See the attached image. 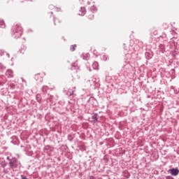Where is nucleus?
<instances>
[{
  "label": "nucleus",
  "instance_id": "obj_1",
  "mask_svg": "<svg viewBox=\"0 0 179 179\" xmlns=\"http://www.w3.org/2000/svg\"><path fill=\"white\" fill-rule=\"evenodd\" d=\"M11 34L14 38H20L23 34V28L20 24H14L11 29Z\"/></svg>",
  "mask_w": 179,
  "mask_h": 179
},
{
  "label": "nucleus",
  "instance_id": "obj_2",
  "mask_svg": "<svg viewBox=\"0 0 179 179\" xmlns=\"http://www.w3.org/2000/svg\"><path fill=\"white\" fill-rule=\"evenodd\" d=\"M132 70V66H131V64H129V62H125L123 64V66L122 67V72L124 73V75H127V73H129Z\"/></svg>",
  "mask_w": 179,
  "mask_h": 179
},
{
  "label": "nucleus",
  "instance_id": "obj_3",
  "mask_svg": "<svg viewBox=\"0 0 179 179\" xmlns=\"http://www.w3.org/2000/svg\"><path fill=\"white\" fill-rule=\"evenodd\" d=\"M8 164H9L10 169H17V167H19V166H20V162H19V160H17L16 157L11 158V159L10 160V162Z\"/></svg>",
  "mask_w": 179,
  "mask_h": 179
},
{
  "label": "nucleus",
  "instance_id": "obj_4",
  "mask_svg": "<svg viewBox=\"0 0 179 179\" xmlns=\"http://www.w3.org/2000/svg\"><path fill=\"white\" fill-rule=\"evenodd\" d=\"M90 122L93 124H96V122H99V114L94 113L92 115Z\"/></svg>",
  "mask_w": 179,
  "mask_h": 179
},
{
  "label": "nucleus",
  "instance_id": "obj_5",
  "mask_svg": "<svg viewBox=\"0 0 179 179\" xmlns=\"http://www.w3.org/2000/svg\"><path fill=\"white\" fill-rule=\"evenodd\" d=\"M159 50H160L161 52H164L165 51H169V49L170 48V47L169 48V45H167V48H166V45L163 43L159 44Z\"/></svg>",
  "mask_w": 179,
  "mask_h": 179
},
{
  "label": "nucleus",
  "instance_id": "obj_6",
  "mask_svg": "<svg viewBox=\"0 0 179 179\" xmlns=\"http://www.w3.org/2000/svg\"><path fill=\"white\" fill-rule=\"evenodd\" d=\"M169 171L171 176H178V173H179L178 168L170 169Z\"/></svg>",
  "mask_w": 179,
  "mask_h": 179
},
{
  "label": "nucleus",
  "instance_id": "obj_7",
  "mask_svg": "<svg viewBox=\"0 0 179 179\" xmlns=\"http://www.w3.org/2000/svg\"><path fill=\"white\" fill-rule=\"evenodd\" d=\"M6 83V78L3 76H0V86H3Z\"/></svg>",
  "mask_w": 179,
  "mask_h": 179
},
{
  "label": "nucleus",
  "instance_id": "obj_8",
  "mask_svg": "<svg viewBox=\"0 0 179 179\" xmlns=\"http://www.w3.org/2000/svg\"><path fill=\"white\" fill-rule=\"evenodd\" d=\"M50 90H51V89L50 87H48V86L44 85L42 87V92H43V94H47V93H48V92H50Z\"/></svg>",
  "mask_w": 179,
  "mask_h": 179
},
{
  "label": "nucleus",
  "instance_id": "obj_9",
  "mask_svg": "<svg viewBox=\"0 0 179 179\" xmlns=\"http://www.w3.org/2000/svg\"><path fill=\"white\" fill-rule=\"evenodd\" d=\"M78 15L80 16H85V15H86V8L85 7H81Z\"/></svg>",
  "mask_w": 179,
  "mask_h": 179
},
{
  "label": "nucleus",
  "instance_id": "obj_10",
  "mask_svg": "<svg viewBox=\"0 0 179 179\" xmlns=\"http://www.w3.org/2000/svg\"><path fill=\"white\" fill-rule=\"evenodd\" d=\"M76 91V88L73 87V90L69 89V91L67 92L66 94L67 96H73V93Z\"/></svg>",
  "mask_w": 179,
  "mask_h": 179
},
{
  "label": "nucleus",
  "instance_id": "obj_11",
  "mask_svg": "<svg viewBox=\"0 0 179 179\" xmlns=\"http://www.w3.org/2000/svg\"><path fill=\"white\" fill-rule=\"evenodd\" d=\"M6 75L8 76V78H13V71L10 69H8L6 71Z\"/></svg>",
  "mask_w": 179,
  "mask_h": 179
},
{
  "label": "nucleus",
  "instance_id": "obj_12",
  "mask_svg": "<svg viewBox=\"0 0 179 179\" xmlns=\"http://www.w3.org/2000/svg\"><path fill=\"white\" fill-rule=\"evenodd\" d=\"M8 89L9 90H15V89H16V85L10 83V84H8Z\"/></svg>",
  "mask_w": 179,
  "mask_h": 179
},
{
  "label": "nucleus",
  "instance_id": "obj_13",
  "mask_svg": "<svg viewBox=\"0 0 179 179\" xmlns=\"http://www.w3.org/2000/svg\"><path fill=\"white\" fill-rule=\"evenodd\" d=\"M36 101L38 103H41V95L40 94H37L36 96Z\"/></svg>",
  "mask_w": 179,
  "mask_h": 179
},
{
  "label": "nucleus",
  "instance_id": "obj_14",
  "mask_svg": "<svg viewBox=\"0 0 179 179\" xmlns=\"http://www.w3.org/2000/svg\"><path fill=\"white\" fill-rule=\"evenodd\" d=\"M92 68L93 69H99V63L97 62H94L92 64Z\"/></svg>",
  "mask_w": 179,
  "mask_h": 179
},
{
  "label": "nucleus",
  "instance_id": "obj_15",
  "mask_svg": "<svg viewBox=\"0 0 179 179\" xmlns=\"http://www.w3.org/2000/svg\"><path fill=\"white\" fill-rule=\"evenodd\" d=\"M90 10L92 13H94L96 12H97V8H96V6H92L90 7Z\"/></svg>",
  "mask_w": 179,
  "mask_h": 179
},
{
  "label": "nucleus",
  "instance_id": "obj_16",
  "mask_svg": "<svg viewBox=\"0 0 179 179\" xmlns=\"http://www.w3.org/2000/svg\"><path fill=\"white\" fill-rule=\"evenodd\" d=\"M5 27V22L0 19V28L4 29Z\"/></svg>",
  "mask_w": 179,
  "mask_h": 179
},
{
  "label": "nucleus",
  "instance_id": "obj_17",
  "mask_svg": "<svg viewBox=\"0 0 179 179\" xmlns=\"http://www.w3.org/2000/svg\"><path fill=\"white\" fill-rule=\"evenodd\" d=\"M0 164L3 169H5L6 167V162L5 161H2L0 162Z\"/></svg>",
  "mask_w": 179,
  "mask_h": 179
},
{
  "label": "nucleus",
  "instance_id": "obj_18",
  "mask_svg": "<svg viewBox=\"0 0 179 179\" xmlns=\"http://www.w3.org/2000/svg\"><path fill=\"white\" fill-rule=\"evenodd\" d=\"M75 50H76V45H71V47H70V51L73 52V51H75Z\"/></svg>",
  "mask_w": 179,
  "mask_h": 179
},
{
  "label": "nucleus",
  "instance_id": "obj_19",
  "mask_svg": "<svg viewBox=\"0 0 179 179\" xmlns=\"http://www.w3.org/2000/svg\"><path fill=\"white\" fill-rule=\"evenodd\" d=\"M108 58V56H107L106 55H103L101 57V59H103V61H107Z\"/></svg>",
  "mask_w": 179,
  "mask_h": 179
},
{
  "label": "nucleus",
  "instance_id": "obj_20",
  "mask_svg": "<svg viewBox=\"0 0 179 179\" xmlns=\"http://www.w3.org/2000/svg\"><path fill=\"white\" fill-rule=\"evenodd\" d=\"M6 54V52L3 50H0V57H3Z\"/></svg>",
  "mask_w": 179,
  "mask_h": 179
},
{
  "label": "nucleus",
  "instance_id": "obj_21",
  "mask_svg": "<svg viewBox=\"0 0 179 179\" xmlns=\"http://www.w3.org/2000/svg\"><path fill=\"white\" fill-rule=\"evenodd\" d=\"M5 69V66L2 63H0V71H3Z\"/></svg>",
  "mask_w": 179,
  "mask_h": 179
},
{
  "label": "nucleus",
  "instance_id": "obj_22",
  "mask_svg": "<svg viewBox=\"0 0 179 179\" xmlns=\"http://www.w3.org/2000/svg\"><path fill=\"white\" fill-rule=\"evenodd\" d=\"M90 101H96V99H94V97H90V99L88 100V102L90 103Z\"/></svg>",
  "mask_w": 179,
  "mask_h": 179
},
{
  "label": "nucleus",
  "instance_id": "obj_23",
  "mask_svg": "<svg viewBox=\"0 0 179 179\" xmlns=\"http://www.w3.org/2000/svg\"><path fill=\"white\" fill-rule=\"evenodd\" d=\"M173 45H174L176 50H178L179 46H178V45H176V42H173Z\"/></svg>",
  "mask_w": 179,
  "mask_h": 179
},
{
  "label": "nucleus",
  "instance_id": "obj_24",
  "mask_svg": "<svg viewBox=\"0 0 179 179\" xmlns=\"http://www.w3.org/2000/svg\"><path fill=\"white\" fill-rule=\"evenodd\" d=\"M173 92H174V94H178V93H179V91L176 89L173 90Z\"/></svg>",
  "mask_w": 179,
  "mask_h": 179
},
{
  "label": "nucleus",
  "instance_id": "obj_25",
  "mask_svg": "<svg viewBox=\"0 0 179 179\" xmlns=\"http://www.w3.org/2000/svg\"><path fill=\"white\" fill-rule=\"evenodd\" d=\"M94 17V15H90L88 16V18L91 19V20L93 19Z\"/></svg>",
  "mask_w": 179,
  "mask_h": 179
},
{
  "label": "nucleus",
  "instance_id": "obj_26",
  "mask_svg": "<svg viewBox=\"0 0 179 179\" xmlns=\"http://www.w3.org/2000/svg\"><path fill=\"white\" fill-rule=\"evenodd\" d=\"M6 55L7 58H10V55H9V53L6 52Z\"/></svg>",
  "mask_w": 179,
  "mask_h": 179
},
{
  "label": "nucleus",
  "instance_id": "obj_27",
  "mask_svg": "<svg viewBox=\"0 0 179 179\" xmlns=\"http://www.w3.org/2000/svg\"><path fill=\"white\" fill-rule=\"evenodd\" d=\"M35 79H36V80H38V75H36V76H35Z\"/></svg>",
  "mask_w": 179,
  "mask_h": 179
},
{
  "label": "nucleus",
  "instance_id": "obj_28",
  "mask_svg": "<svg viewBox=\"0 0 179 179\" xmlns=\"http://www.w3.org/2000/svg\"><path fill=\"white\" fill-rule=\"evenodd\" d=\"M7 160H8L9 163H10V160H12V159H10L9 157H7Z\"/></svg>",
  "mask_w": 179,
  "mask_h": 179
},
{
  "label": "nucleus",
  "instance_id": "obj_29",
  "mask_svg": "<svg viewBox=\"0 0 179 179\" xmlns=\"http://www.w3.org/2000/svg\"><path fill=\"white\" fill-rule=\"evenodd\" d=\"M166 179H174V178H173L171 176H168V177H166Z\"/></svg>",
  "mask_w": 179,
  "mask_h": 179
},
{
  "label": "nucleus",
  "instance_id": "obj_30",
  "mask_svg": "<svg viewBox=\"0 0 179 179\" xmlns=\"http://www.w3.org/2000/svg\"><path fill=\"white\" fill-rule=\"evenodd\" d=\"M90 179H94V176H91L90 177Z\"/></svg>",
  "mask_w": 179,
  "mask_h": 179
},
{
  "label": "nucleus",
  "instance_id": "obj_31",
  "mask_svg": "<svg viewBox=\"0 0 179 179\" xmlns=\"http://www.w3.org/2000/svg\"><path fill=\"white\" fill-rule=\"evenodd\" d=\"M171 89H172L173 90H174L175 89H174V86H171Z\"/></svg>",
  "mask_w": 179,
  "mask_h": 179
},
{
  "label": "nucleus",
  "instance_id": "obj_32",
  "mask_svg": "<svg viewBox=\"0 0 179 179\" xmlns=\"http://www.w3.org/2000/svg\"><path fill=\"white\" fill-rule=\"evenodd\" d=\"M53 20H54L55 24H57L56 21H55V18H54Z\"/></svg>",
  "mask_w": 179,
  "mask_h": 179
},
{
  "label": "nucleus",
  "instance_id": "obj_33",
  "mask_svg": "<svg viewBox=\"0 0 179 179\" xmlns=\"http://www.w3.org/2000/svg\"><path fill=\"white\" fill-rule=\"evenodd\" d=\"M22 82H24V83H26V80H24V79L22 78Z\"/></svg>",
  "mask_w": 179,
  "mask_h": 179
},
{
  "label": "nucleus",
  "instance_id": "obj_34",
  "mask_svg": "<svg viewBox=\"0 0 179 179\" xmlns=\"http://www.w3.org/2000/svg\"><path fill=\"white\" fill-rule=\"evenodd\" d=\"M57 12H59V8H56Z\"/></svg>",
  "mask_w": 179,
  "mask_h": 179
},
{
  "label": "nucleus",
  "instance_id": "obj_35",
  "mask_svg": "<svg viewBox=\"0 0 179 179\" xmlns=\"http://www.w3.org/2000/svg\"><path fill=\"white\" fill-rule=\"evenodd\" d=\"M20 52H22V54H24V51H22V50H20Z\"/></svg>",
  "mask_w": 179,
  "mask_h": 179
},
{
  "label": "nucleus",
  "instance_id": "obj_36",
  "mask_svg": "<svg viewBox=\"0 0 179 179\" xmlns=\"http://www.w3.org/2000/svg\"><path fill=\"white\" fill-rule=\"evenodd\" d=\"M52 97V95H50V99H51Z\"/></svg>",
  "mask_w": 179,
  "mask_h": 179
},
{
  "label": "nucleus",
  "instance_id": "obj_37",
  "mask_svg": "<svg viewBox=\"0 0 179 179\" xmlns=\"http://www.w3.org/2000/svg\"><path fill=\"white\" fill-rule=\"evenodd\" d=\"M87 4H88V5H90V3L88 1V2H87Z\"/></svg>",
  "mask_w": 179,
  "mask_h": 179
},
{
  "label": "nucleus",
  "instance_id": "obj_38",
  "mask_svg": "<svg viewBox=\"0 0 179 179\" xmlns=\"http://www.w3.org/2000/svg\"><path fill=\"white\" fill-rule=\"evenodd\" d=\"M25 1H33V0H25Z\"/></svg>",
  "mask_w": 179,
  "mask_h": 179
},
{
  "label": "nucleus",
  "instance_id": "obj_39",
  "mask_svg": "<svg viewBox=\"0 0 179 179\" xmlns=\"http://www.w3.org/2000/svg\"><path fill=\"white\" fill-rule=\"evenodd\" d=\"M13 57L11 58V61H13Z\"/></svg>",
  "mask_w": 179,
  "mask_h": 179
},
{
  "label": "nucleus",
  "instance_id": "obj_40",
  "mask_svg": "<svg viewBox=\"0 0 179 179\" xmlns=\"http://www.w3.org/2000/svg\"><path fill=\"white\" fill-rule=\"evenodd\" d=\"M94 82H96V79H94Z\"/></svg>",
  "mask_w": 179,
  "mask_h": 179
}]
</instances>
